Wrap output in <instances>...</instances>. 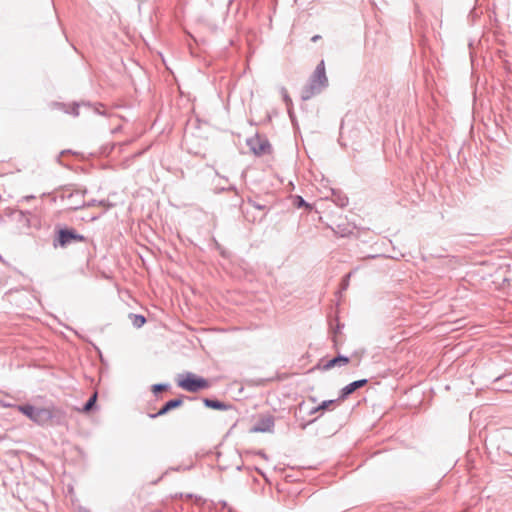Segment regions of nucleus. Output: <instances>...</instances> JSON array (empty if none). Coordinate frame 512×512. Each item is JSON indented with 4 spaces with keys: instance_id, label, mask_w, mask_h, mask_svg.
<instances>
[{
    "instance_id": "1",
    "label": "nucleus",
    "mask_w": 512,
    "mask_h": 512,
    "mask_svg": "<svg viewBox=\"0 0 512 512\" xmlns=\"http://www.w3.org/2000/svg\"><path fill=\"white\" fill-rule=\"evenodd\" d=\"M328 79L326 76L324 61H321L315 68L309 84L303 90V98L310 99L314 95L320 93L327 86Z\"/></svg>"
},
{
    "instance_id": "2",
    "label": "nucleus",
    "mask_w": 512,
    "mask_h": 512,
    "mask_svg": "<svg viewBox=\"0 0 512 512\" xmlns=\"http://www.w3.org/2000/svg\"><path fill=\"white\" fill-rule=\"evenodd\" d=\"M177 385L181 389L191 393L207 389L211 386L207 379L190 372L179 375L177 378Z\"/></svg>"
},
{
    "instance_id": "3",
    "label": "nucleus",
    "mask_w": 512,
    "mask_h": 512,
    "mask_svg": "<svg viewBox=\"0 0 512 512\" xmlns=\"http://www.w3.org/2000/svg\"><path fill=\"white\" fill-rule=\"evenodd\" d=\"M17 409L38 425L48 423L53 417L52 411L49 408H39L32 405H19L17 406Z\"/></svg>"
},
{
    "instance_id": "4",
    "label": "nucleus",
    "mask_w": 512,
    "mask_h": 512,
    "mask_svg": "<svg viewBox=\"0 0 512 512\" xmlns=\"http://www.w3.org/2000/svg\"><path fill=\"white\" fill-rule=\"evenodd\" d=\"M73 241H84V237L77 234L75 231L73 230H68V229H65V230H60L59 232V244L64 247L66 246L67 244L73 242Z\"/></svg>"
},
{
    "instance_id": "5",
    "label": "nucleus",
    "mask_w": 512,
    "mask_h": 512,
    "mask_svg": "<svg viewBox=\"0 0 512 512\" xmlns=\"http://www.w3.org/2000/svg\"><path fill=\"white\" fill-rule=\"evenodd\" d=\"M367 383L366 379H361L354 381L348 385H346L340 392L339 400L343 401L346 397H348L350 394H352L357 389L365 386Z\"/></svg>"
},
{
    "instance_id": "6",
    "label": "nucleus",
    "mask_w": 512,
    "mask_h": 512,
    "mask_svg": "<svg viewBox=\"0 0 512 512\" xmlns=\"http://www.w3.org/2000/svg\"><path fill=\"white\" fill-rule=\"evenodd\" d=\"M182 403L183 402L181 399L170 400L156 414L151 415V417L164 415L167 412H169L170 410L180 407L182 405Z\"/></svg>"
},
{
    "instance_id": "7",
    "label": "nucleus",
    "mask_w": 512,
    "mask_h": 512,
    "mask_svg": "<svg viewBox=\"0 0 512 512\" xmlns=\"http://www.w3.org/2000/svg\"><path fill=\"white\" fill-rule=\"evenodd\" d=\"M349 358L348 357H345V356H338V357H335L329 361H327L324 365H323V369L324 370H330L332 369L333 367L335 366H344V365H347L349 363Z\"/></svg>"
},
{
    "instance_id": "8",
    "label": "nucleus",
    "mask_w": 512,
    "mask_h": 512,
    "mask_svg": "<svg viewBox=\"0 0 512 512\" xmlns=\"http://www.w3.org/2000/svg\"><path fill=\"white\" fill-rule=\"evenodd\" d=\"M273 420L270 417L262 419L261 422L254 426L251 431L252 432H270L273 428Z\"/></svg>"
},
{
    "instance_id": "9",
    "label": "nucleus",
    "mask_w": 512,
    "mask_h": 512,
    "mask_svg": "<svg viewBox=\"0 0 512 512\" xmlns=\"http://www.w3.org/2000/svg\"><path fill=\"white\" fill-rule=\"evenodd\" d=\"M252 149L256 154H265L270 152L271 146L267 141H263L260 143L259 148L256 149L254 146H252Z\"/></svg>"
},
{
    "instance_id": "10",
    "label": "nucleus",
    "mask_w": 512,
    "mask_h": 512,
    "mask_svg": "<svg viewBox=\"0 0 512 512\" xmlns=\"http://www.w3.org/2000/svg\"><path fill=\"white\" fill-rule=\"evenodd\" d=\"M130 318L132 320L133 325L137 328L142 327L146 322L145 317L142 315L131 314Z\"/></svg>"
},
{
    "instance_id": "11",
    "label": "nucleus",
    "mask_w": 512,
    "mask_h": 512,
    "mask_svg": "<svg viewBox=\"0 0 512 512\" xmlns=\"http://www.w3.org/2000/svg\"><path fill=\"white\" fill-rule=\"evenodd\" d=\"M204 403L207 407L213 409H223L225 407L223 403L216 400L205 399Z\"/></svg>"
},
{
    "instance_id": "12",
    "label": "nucleus",
    "mask_w": 512,
    "mask_h": 512,
    "mask_svg": "<svg viewBox=\"0 0 512 512\" xmlns=\"http://www.w3.org/2000/svg\"><path fill=\"white\" fill-rule=\"evenodd\" d=\"M96 400H97V393L95 392L91 397L90 399L88 400V402L85 404L84 408H83V412L84 413H87L89 412L92 407L95 405L96 403Z\"/></svg>"
},
{
    "instance_id": "13",
    "label": "nucleus",
    "mask_w": 512,
    "mask_h": 512,
    "mask_svg": "<svg viewBox=\"0 0 512 512\" xmlns=\"http://www.w3.org/2000/svg\"><path fill=\"white\" fill-rule=\"evenodd\" d=\"M336 403V400H328L323 401L317 408L316 411H322L326 409H333V405Z\"/></svg>"
},
{
    "instance_id": "14",
    "label": "nucleus",
    "mask_w": 512,
    "mask_h": 512,
    "mask_svg": "<svg viewBox=\"0 0 512 512\" xmlns=\"http://www.w3.org/2000/svg\"><path fill=\"white\" fill-rule=\"evenodd\" d=\"M296 201H297V202H296V205H297L298 207H303V206H304V207H309V205H308V204L303 200V198H302V197H300V196H298V197L296 198Z\"/></svg>"
},
{
    "instance_id": "15",
    "label": "nucleus",
    "mask_w": 512,
    "mask_h": 512,
    "mask_svg": "<svg viewBox=\"0 0 512 512\" xmlns=\"http://www.w3.org/2000/svg\"><path fill=\"white\" fill-rule=\"evenodd\" d=\"M163 389H164V387L162 385H155L153 387L154 392L162 391Z\"/></svg>"
},
{
    "instance_id": "16",
    "label": "nucleus",
    "mask_w": 512,
    "mask_h": 512,
    "mask_svg": "<svg viewBox=\"0 0 512 512\" xmlns=\"http://www.w3.org/2000/svg\"><path fill=\"white\" fill-rule=\"evenodd\" d=\"M259 141H260L259 139L251 140V144H253L254 142H259Z\"/></svg>"
},
{
    "instance_id": "17",
    "label": "nucleus",
    "mask_w": 512,
    "mask_h": 512,
    "mask_svg": "<svg viewBox=\"0 0 512 512\" xmlns=\"http://www.w3.org/2000/svg\"><path fill=\"white\" fill-rule=\"evenodd\" d=\"M313 41L318 40V36L312 38Z\"/></svg>"
}]
</instances>
